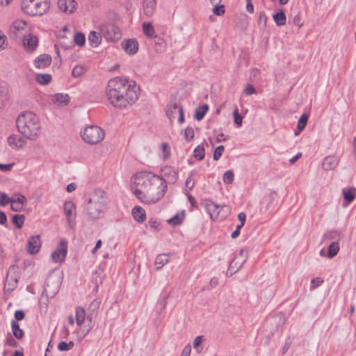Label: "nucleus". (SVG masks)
<instances>
[{"instance_id": "1", "label": "nucleus", "mask_w": 356, "mask_h": 356, "mask_svg": "<svg viewBox=\"0 0 356 356\" xmlns=\"http://www.w3.org/2000/svg\"><path fill=\"white\" fill-rule=\"evenodd\" d=\"M105 95L109 103L120 109L132 105L138 99L135 83L120 76L112 78L108 81Z\"/></svg>"}, {"instance_id": "2", "label": "nucleus", "mask_w": 356, "mask_h": 356, "mask_svg": "<svg viewBox=\"0 0 356 356\" xmlns=\"http://www.w3.org/2000/svg\"><path fill=\"white\" fill-rule=\"evenodd\" d=\"M18 131L26 138L35 140L41 132V125L38 117L31 111L22 113L16 120Z\"/></svg>"}, {"instance_id": "3", "label": "nucleus", "mask_w": 356, "mask_h": 356, "mask_svg": "<svg viewBox=\"0 0 356 356\" xmlns=\"http://www.w3.org/2000/svg\"><path fill=\"white\" fill-rule=\"evenodd\" d=\"M155 175L141 174L137 175L135 177V181L131 186V190L135 196L143 203L145 202V197H147V192L151 189L152 178Z\"/></svg>"}, {"instance_id": "4", "label": "nucleus", "mask_w": 356, "mask_h": 356, "mask_svg": "<svg viewBox=\"0 0 356 356\" xmlns=\"http://www.w3.org/2000/svg\"><path fill=\"white\" fill-rule=\"evenodd\" d=\"M149 185V184H148ZM151 185V184H150ZM167 189V184L160 176L152 178L151 189L147 192L145 204H151L157 202L163 196Z\"/></svg>"}, {"instance_id": "5", "label": "nucleus", "mask_w": 356, "mask_h": 356, "mask_svg": "<svg viewBox=\"0 0 356 356\" xmlns=\"http://www.w3.org/2000/svg\"><path fill=\"white\" fill-rule=\"evenodd\" d=\"M49 0H22L21 7L22 10L29 15H42L49 8Z\"/></svg>"}, {"instance_id": "6", "label": "nucleus", "mask_w": 356, "mask_h": 356, "mask_svg": "<svg viewBox=\"0 0 356 356\" xmlns=\"http://www.w3.org/2000/svg\"><path fill=\"white\" fill-rule=\"evenodd\" d=\"M105 207V201L103 197L97 193L92 195L86 205L85 214L90 219H97L100 217Z\"/></svg>"}, {"instance_id": "7", "label": "nucleus", "mask_w": 356, "mask_h": 356, "mask_svg": "<svg viewBox=\"0 0 356 356\" xmlns=\"http://www.w3.org/2000/svg\"><path fill=\"white\" fill-rule=\"evenodd\" d=\"M82 139L90 145H96L100 143L105 136L104 131L98 126L91 125L85 128L81 132Z\"/></svg>"}, {"instance_id": "8", "label": "nucleus", "mask_w": 356, "mask_h": 356, "mask_svg": "<svg viewBox=\"0 0 356 356\" xmlns=\"http://www.w3.org/2000/svg\"><path fill=\"white\" fill-rule=\"evenodd\" d=\"M103 37L108 42H115L121 39L122 33L120 28L113 24H106L100 26Z\"/></svg>"}, {"instance_id": "9", "label": "nucleus", "mask_w": 356, "mask_h": 356, "mask_svg": "<svg viewBox=\"0 0 356 356\" xmlns=\"http://www.w3.org/2000/svg\"><path fill=\"white\" fill-rule=\"evenodd\" d=\"M201 205L207 210L212 220H222V218L220 217V206L214 203L213 201L205 199L202 200ZM225 206H222L221 208H225Z\"/></svg>"}, {"instance_id": "10", "label": "nucleus", "mask_w": 356, "mask_h": 356, "mask_svg": "<svg viewBox=\"0 0 356 356\" xmlns=\"http://www.w3.org/2000/svg\"><path fill=\"white\" fill-rule=\"evenodd\" d=\"M75 204L71 201H67L64 204V212L67 218V222L70 227L75 225Z\"/></svg>"}, {"instance_id": "11", "label": "nucleus", "mask_w": 356, "mask_h": 356, "mask_svg": "<svg viewBox=\"0 0 356 356\" xmlns=\"http://www.w3.org/2000/svg\"><path fill=\"white\" fill-rule=\"evenodd\" d=\"M67 252V245L64 241H60L58 247L51 253V259L54 262L63 261Z\"/></svg>"}, {"instance_id": "12", "label": "nucleus", "mask_w": 356, "mask_h": 356, "mask_svg": "<svg viewBox=\"0 0 356 356\" xmlns=\"http://www.w3.org/2000/svg\"><path fill=\"white\" fill-rule=\"evenodd\" d=\"M161 178L164 180L165 183L174 184L178 178L177 172L171 166H165L161 168Z\"/></svg>"}, {"instance_id": "13", "label": "nucleus", "mask_w": 356, "mask_h": 356, "mask_svg": "<svg viewBox=\"0 0 356 356\" xmlns=\"http://www.w3.org/2000/svg\"><path fill=\"white\" fill-rule=\"evenodd\" d=\"M59 9L65 13H72L77 7V3L74 0H58Z\"/></svg>"}, {"instance_id": "14", "label": "nucleus", "mask_w": 356, "mask_h": 356, "mask_svg": "<svg viewBox=\"0 0 356 356\" xmlns=\"http://www.w3.org/2000/svg\"><path fill=\"white\" fill-rule=\"evenodd\" d=\"M23 45L27 51L30 52L34 51L38 45V38L31 33L24 35L23 40Z\"/></svg>"}, {"instance_id": "15", "label": "nucleus", "mask_w": 356, "mask_h": 356, "mask_svg": "<svg viewBox=\"0 0 356 356\" xmlns=\"http://www.w3.org/2000/svg\"><path fill=\"white\" fill-rule=\"evenodd\" d=\"M41 247V241L39 235L32 236L27 243V251L34 254L39 252Z\"/></svg>"}, {"instance_id": "16", "label": "nucleus", "mask_w": 356, "mask_h": 356, "mask_svg": "<svg viewBox=\"0 0 356 356\" xmlns=\"http://www.w3.org/2000/svg\"><path fill=\"white\" fill-rule=\"evenodd\" d=\"M182 107L176 99L170 101L166 106L165 113L169 120L172 122L176 118V113H179V108Z\"/></svg>"}, {"instance_id": "17", "label": "nucleus", "mask_w": 356, "mask_h": 356, "mask_svg": "<svg viewBox=\"0 0 356 356\" xmlns=\"http://www.w3.org/2000/svg\"><path fill=\"white\" fill-rule=\"evenodd\" d=\"M248 257L246 255H245L244 258L241 260H238V257H235L229 265L227 275L232 276L233 274L236 273L245 263Z\"/></svg>"}, {"instance_id": "18", "label": "nucleus", "mask_w": 356, "mask_h": 356, "mask_svg": "<svg viewBox=\"0 0 356 356\" xmlns=\"http://www.w3.org/2000/svg\"><path fill=\"white\" fill-rule=\"evenodd\" d=\"M52 58L49 54H41L34 60V66L38 69H44L49 66L51 63Z\"/></svg>"}, {"instance_id": "19", "label": "nucleus", "mask_w": 356, "mask_h": 356, "mask_svg": "<svg viewBox=\"0 0 356 356\" xmlns=\"http://www.w3.org/2000/svg\"><path fill=\"white\" fill-rule=\"evenodd\" d=\"M122 47L127 54L134 55L138 50V43L135 39H129L122 42Z\"/></svg>"}, {"instance_id": "20", "label": "nucleus", "mask_w": 356, "mask_h": 356, "mask_svg": "<svg viewBox=\"0 0 356 356\" xmlns=\"http://www.w3.org/2000/svg\"><path fill=\"white\" fill-rule=\"evenodd\" d=\"M26 143V140L22 137L17 134H12L8 138V143L13 148H22Z\"/></svg>"}, {"instance_id": "21", "label": "nucleus", "mask_w": 356, "mask_h": 356, "mask_svg": "<svg viewBox=\"0 0 356 356\" xmlns=\"http://www.w3.org/2000/svg\"><path fill=\"white\" fill-rule=\"evenodd\" d=\"M339 163V159L335 156H327L324 158L322 162V168L323 170L328 171L334 170Z\"/></svg>"}, {"instance_id": "22", "label": "nucleus", "mask_w": 356, "mask_h": 356, "mask_svg": "<svg viewBox=\"0 0 356 356\" xmlns=\"http://www.w3.org/2000/svg\"><path fill=\"white\" fill-rule=\"evenodd\" d=\"M15 269V267H10L8 270L6 275L4 288L6 291H13L17 285V279L15 276L10 275L12 270Z\"/></svg>"}, {"instance_id": "23", "label": "nucleus", "mask_w": 356, "mask_h": 356, "mask_svg": "<svg viewBox=\"0 0 356 356\" xmlns=\"http://www.w3.org/2000/svg\"><path fill=\"white\" fill-rule=\"evenodd\" d=\"M26 23L23 21H15L13 23L9 31V37L15 39L18 36V32L24 30Z\"/></svg>"}, {"instance_id": "24", "label": "nucleus", "mask_w": 356, "mask_h": 356, "mask_svg": "<svg viewBox=\"0 0 356 356\" xmlns=\"http://www.w3.org/2000/svg\"><path fill=\"white\" fill-rule=\"evenodd\" d=\"M131 213L134 219L136 222L142 223L145 221L146 218L145 211L141 207H134L132 209Z\"/></svg>"}, {"instance_id": "25", "label": "nucleus", "mask_w": 356, "mask_h": 356, "mask_svg": "<svg viewBox=\"0 0 356 356\" xmlns=\"http://www.w3.org/2000/svg\"><path fill=\"white\" fill-rule=\"evenodd\" d=\"M102 33H99L98 32H96L95 31H90L89 35H88V40L90 42V45L92 47H97L99 46V44L102 42Z\"/></svg>"}, {"instance_id": "26", "label": "nucleus", "mask_w": 356, "mask_h": 356, "mask_svg": "<svg viewBox=\"0 0 356 356\" xmlns=\"http://www.w3.org/2000/svg\"><path fill=\"white\" fill-rule=\"evenodd\" d=\"M342 193L345 202L348 204L353 202L356 197V189L355 188H343Z\"/></svg>"}, {"instance_id": "27", "label": "nucleus", "mask_w": 356, "mask_h": 356, "mask_svg": "<svg viewBox=\"0 0 356 356\" xmlns=\"http://www.w3.org/2000/svg\"><path fill=\"white\" fill-rule=\"evenodd\" d=\"M52 100L59 105H67L70 98L67 94L56 93L53 96Z\"/></svg>"}, {"instance_id": "28", "label": "nucleus", "mask_w": 356, "mask_h": 356, "mask_svg": "<svg viewBox=\"0 0 356 356\" xmlns=\"http://www.w3.org/2000/svg\"><path fill=\"white\" fill-rule=\"evenodd\" d=\"M156 6V0H144L143 10L146 15L151 16L153 15Z\"/></svg>"}, {"instance_id": "29", "label": "nucleus", "mask_w": 356, "mask_h": 356, "mask_svg": "<svg viewBox=\"0 0 356 356\" xmlns=\"http://www.w3.org/2000/svg\"><path fill=\"white\" fill-rule=\"evenodd\" d=\"M143 30L144 34L149 38H156L157 35L152 24L149 22H143Z\"/></svg>"}, {"instance_id": "30", "label": "nucleus", "mask_w": 356, "mask_h": 356, "mask_svg": "<svg viewBox=\"0 0 356 356\" xmlns=\"http://www.w3.org/2000/svg\"><path fill=\"white\" fill-rule=\"evenodd\" d=\"M273 18L277 26H283L286 24V15L283 9H280L278 12L273 15Z\"/></svg>"}, {"instance_id": "31", "label": "nucleus", "mask_w": 356, "mask_h": 356, "mask_svg": "<svg viewBox=\"0 0 356 356\" xmlns=\"http://www.w3.org/2000/svg\"><path fill=\"white\" fill-rule=\"evenodd\" d=\"M11 329L14 337L17 339H21L24 336V332L19 327V325L16 321H11Z\"/></svg>"}, {"instance_id": "32", "label": "nucleus", "mask_w": 356, "mask_h": 356, "mask_svg": "<svg viewBox=\"0 0 356 356\" xmlns=\"http://www.w3.org/2000/svg\"><path fill=\"white\" fill-rule=\"evenodd\" d=\"M52 80L51 75L50 74H36L35 81L42 86L49 84Z\"/></svg>"}, {"instance_id": "33", "label": "nucleus", "mask_w": 356, "mask_h": 356, "mask_svg": "<svg viewBox=\"0 0 356 356\" xmlns=\"http://www.w3.org/2000/svg\"><path fill=\"white\" fill-rule=\"evenodd\" d=\"M208 110L209 106L206 104L199 106L195 110V118L198 121L202 120Z\"/></svg>"}, {"instance_id": "34", "label": "nucleus", "mask_w": 356, "mask_h": 356, "mask_svg": "<svg viewBox=\"0 0 356 356\" xmlns=\"http://www.w3.org/2000/svg\"><path fill=\"white\" fill-rule=\"evenodd\" d=\"M168 261V255L165 254H159L155 259L156 270L161 269Z\"/></svg>"}, {"instance_id": "35", "label": "nucleus", "mask_w": 356, "mask_h": 356, "mask_svg": "<svg viewBox=\"0 0 356 356\" xmlns=\"http://www.w3.org/2000/svg\"><path fill=\"white\" fill-rule=\"evenodd\" d=\"M339 251V242L333 241L328 247L327 257L329 258L334 257Z\"/></svg>"}, {"instance_id": "36", "label": "nucleus", "mask_w": 356, "mask_h": 356, "mask_svg": "<svg viewBox=\"0 0 356 356\" xmlns=\"http://www.w3.org/2000/svg\"><path fill=\"white\" fill-rule=\"evenodd\" d=\"M86 318V312L83 307H77L76 309V322L77 325L81 326Z\"/></svg>"}, {"instance_id": "37", "label": "nucleus", "mask_w": 356, "mask_h": 356, "mask_svg": "<svg viewBox=\"0 0 356 356\" xmlns=\"http://www.w3.org/2000/svg\"><path fill=\"white\" fill-rule=\"evenodd\" d=\"M25 216L23 214H15L13 216V223L18 229L22 227L24 223Z\"/></svg>"}, {"instance_id": "38", "label": "nucleus", "mask_w": 356, "mask_h": 356, "mask_svg": "<svg viewBox=\"0 0 356 356\" xmlns=\"http://www.w3.org/2000/svg\"><path fill=\"white\" fill-rule=\"evenodd\" d=\"M193 156L198 161L202 160L205 156V150L202 145L197 146L193 151Z\"/></svg>"}, {"instance_id": "39", "label": "nucleus", "mask_w": 356, "mask_h": 356, "mask_svg": "<svg viewBox=\"0 0 356 356\" xmlns=\"http://www.w3.org/2000/svg\"><path fill=\"white\" fill-rule=\"evenodd\" d=\"M86 72V68L83 65H76L72 71V76L74 78L82 76Z\"/></svg>"}, {"instance_id": "40", "label": "nucleus", "mask_w": 356, "mask_h": 356, "mask_svg": "<svg viewBox=\"0 0 356 356\" xmlns=\"http://www.w3.org/2000/svg\"><path fill=\"white\" fill-rule=\"evenodd\" d=\"M324 238L327 240H335V241L338 242L341 238V234L340 232L334 230L326 233L324 235Z\"/></svg>"}, {"instance_id": "41", "label": "nucleus", "mask_w": 356, "mask_h": 356, "mask_svg": "<svg viewBox=\"0 0 356 356\" xmlns=\"http://www.w3.org/2000/svg\"><path fill=\"white\" fill-rule=\"evenodd\" d=\"M181 213H182L181 216H180L178 213L176 214L172 218H170L168 220V222L170 225H180L182 222V221L184 220V211H182Z\"/></svg>"}, {"instance_id": "42", "label": "nucleus", "mask_w": 356, "mask_h": 356, "mask_svg": "<svg viewBox=\"0 0 356 356\" xmlns=\"http://www.w3.org/2000/svg\"><path fill=\"white\" fill-rule=\"evenodd\" d=\"M10 198L12 199L10 203H17L22 205H24L26 203V197L20 193H15Z\"/></svg>"}, {"instance_id": "43", "label": "nucleus", "mask_w": 356, "mask_h": 356, "mask_svg": "<svg viewBox=\"0 0 356 356\" xmlns=\"http://www.w3.org/2000/svg\"><path fill=\"white\" fill-rule=\"evenodd\" d=\"M74 346V343L72 341L67 343L65 341H61L58 345V349L60 351H67L72 349Z\"/></svg>"}, {"instance_id": "44", "label": "nucleus", "mask_w": 356, "mask_h": 356, "mask_svg": "<svg viewBox=\"0 0 356 356\" xmlns=\"http://www.w3.org/2000/svg\"><path fill=\"white\" fill-rule=\"evenodd\" d=\"M308 121V115L307 114H302L298 122V129L299 131H302L306 127Z\"/></svg>"}, {"instance_id": "45", "label": "nucleus", "mask_w": 356, "mask_h": 356, "mask_svg": "<svg viewBox=\"0 0 356 356\" xmlns=\"http://www.w3.org/2000/svg\"><path fill=\"white\" fill-rule=\"evenodd\" d=\"M74 42L79 47H82L86 43L85 35L81 32L76 33L74 35Z\"/></svg>"}, {"instance_id": "46", "label": "nucleus", "mask_w": 356, "mask_h": 356, "mask_svg": "<svg viewBox=\"0 0 356 356\" xmlns=\"http://www.w3.org/2000/svg\"><path fill=\"white\" fill-rule=\"evenodd\" d=\"M234 179V174L232 170L226 171L222 177L223 181L227 184H230L233 182Z\"/></svg>"}, {"instance_id": "47", "label": "nucleus", "mask_w": 356, "mask_h": 356, "mask_svg": "<svg viewBox=\"0 0 356 356\" xmlns=\"http://www.w3.org/2000/svg\"><path fill=\"white\" fill-rule=\"evenodd\" d=\"M225 150V147L223 145L218 146L213 152V159L214 161H218L221 157L223 152Z\"/></svg>"}, {"instance_id": "48", "label": "nucleus", "mask_w": 356, "mask_h": 356, "mask_svg": "<svg viewBox=\"0 0 356 356\" xmlns=\"http://www.w3.org/2000/svg\"><path fill=\"white\" fill-rule=\"evenodd\" d=\"M12 202V199L9 197L5 193L0 192V206L5 207Z\"/></svg>"}, {"instance_id": "49", "label": "nucleus", "mask_w": 356, "mask_h": 356, "mask_svg": "<svg viewBox=\"0 0 356 356\" xmlns=\"http://www.w3.org/2000/svg\"><path fill=\"white\" fill-rule=\"evenodd\" d=\"M5 344L6 346L13 348H16L18 346V343L10 334L7 335L5 341Z\"/></svg>"}, {"instance_id": "50", "label": "nucleus", "mask_w": 356, "mask_h": 356, "mask_svg": "<svg viewBox=\"0 0 356 356\" xmlns=\"http://www.w3.org/2000/svg\"><path fill=\"white\" fill-rule=\"evenodd\" d=\"M185 138L187 141H191L194 138V130L191 127H187L185 129Z\"/></svg>"}, {"instance_id": "51", "label": "nucleus", "mask_w": 356, "mask_h": 356, "mask_svg": "<svg viewBox=\"0 0 356 356\" xmlns=\"http://www.w3.org/2000/svg\"><path fill=\"white\" fill-rule=\"evenodd\" d=\"M234 115V123L237 124V126L240 127L242 124V120L243 118L242 116L238 113V110L237 108H236L233 112Z\"/></svg>"}, {"instance_id": "52", "label": "nucleus", "mask_w": 356, "mask_h": 356, "mask_svg": "<svg viewBox=\"0 0 356 356\" xmlns=\"http://www.w3.org/2000/svg\"><path fill=\"white\" fill-rule=\"evenodd\" d=\"M214 6V8H213V13L218 15V16H221L222 15L225 10V7L223 5H220V6H218V5H213Z\"/></svg>"}, {"instance_id": "53", "label": "nucleus", "mask_w": 356, "mask_h": 356, "mask_svg": "<svg viewBox=\"0 0 356 356\" xmlns=\"http://www.w3.org/2000/svg\"><path fill=\"white\" fill-rule=\"evenodd\" d=\"M7 100V92L5 89L0 90V110L3 108L4 103Z\"/></svg>"}, {"instance_id": "54", "label": "nucleus", "mask_w": 356, "mask_h": 356, "mask_svg": "<svg viewBox=\"0 0 356 356\" xmlns=\"http://www.w3.org/2000/svg\"><path fill=\"white\" fill-rule=\"evenodd\" d=\"M161 149L163 153V159L168 158L170 151V147L168 143H162L161 144Z\"/></svg>"}, {"instance_id": "55", "label": "nucleus", "mask_w": 356, "mask_h": 356, "mask_svg": "<svg viewBox=\"0 0 356 356\" xmlns=\"http://www.w3.org/2000/svg\"><path fill=\"white\" fill-rule=\"evenodd\" d=\"M186 187L188 188L189 191H191L194 187V180L193 178V174L191 173L186 180L185 182Z\"/></svg>"}, {"instance_id": "56", "label": "nucleus", "mask_w": 356, "mask_h": 356, "mask_svg": "<svg viewBox=\"0 0 356 356\" xmlns=\"http://www.w3.org/2000/svg\"><path fill=\"white\" fill-rule=\"evenodd\" d=\"M244 93L246 95H251L252 94H254L256 92V90L255 88H254V86L251 84H248L246 86V87L244 89Z\"/></svg>"}, {"instance_id": "57", "label": "nucleus", "mask_w": 356, "mask_h": 356, "mask_svg": "<svg viewBox=\"0 0 356 356\" xmlns=\"http://www.w3.org/2000/svg\"><path fill=\"white\" fill-rule=\"evenodd\" d=\"M292 343V339L290 337H288L285 341L284 345L282 348V354L284 355L287 350L289 349Z\"/></svg>"}, {"instance_id": "58", "label": "nucleus", "mask_w": 356, "mask_h": 356, "mask_svg": "<svg viewBox=\"0 0 356 356\" xmlns=\"http://www.w3.org/2000/svg\"><path fill=\"white\" fill-rule=\"evenodd\" d=\"M323 282V280L321 279V277L314 278L312 280V282H311V284H312L311 288L314 289V288L318 286L319 285H321Z\"/></svg>"}, {"instance_id": "59", "label": "nucleus", "mask_w": 356, "mask_h": 356, "mask_svg": "<svg viewBox=\"0 0 356 356\" xmlns=\"http://www.w3.org/2000/svg\"><path fill=\"white\" fill-rule=\"evenodd\" d=\"M14 316H15V321H19L24 318L25 314H24V312L22 310H17V311H15Z\"/></svg>"}, {"instance_id": "60", "label": "nucleus", "mask_w": 356, "mask_h": 356, "mask_svg": "<svg viewBox=\"0 0 356 356\" xmlns=\"http://www.w3.org/2000/svg\"><path fill=\"white\" fill-rule=\"evenodd\" d=\"M100 301L97 299L94 300L89 305V309L95 312L99 307Z\"/></svg>"}, {"instance_id": "61", "label": "nucleus", "mask_w": 356, "mask_h": 356, "mask_svg": "<svg viewBox=\"0 0 356 356\" xmlns=\"http://www.w3.org/2000/svg\"><path fill=\"white\" fill-rule=\"evenodd\" d=\"M293 24L298 26V27H301L302 24L301 22V17H300V13H298L294 17H293Z\"/></svg>"}, {"instance_id": "62", "label": "nucleus", "mask_w": 356, "mask_h": 356, "mask_svg": "<svg viewBox=\"0 0 356 356\" xmlns=\"http://www.w3.org/2000/svg\"><path fill=\"white\" fill-rule=\"evenodd\" d=\"M13 165H14V163H9V164L0 163V170H1L3 172L10 171L12 169Z\"/></svg>"}, {"instance_id": "63", "label": "nucleus", "mask_w": 356, "mask_h": 356, "mask_svg": "<svg viewBox=\"0 0 356 356\" xmlns=\"http://www.w3.org/2000/svg\"><path fill=\"white\" fill-rule=\"evenodd\" d=\"M191 352V346L190 344L186 346L181 353V356H190Z\"/></svg>"}, {"instance_id": "64", "label": "nucleus", "mask_w": 356, "mask_h": 356, "mask_svg": "<svg viewBox=\"0 0 356 356\" xmlns=\"http://www.w3.org/2000/svg\"><path fill=\"white\" fill-rule=\"evenodd\" d=\"M148 224L149 227L154 229L156 230L159 225V223L154 219L152 218L148 221Z\"/></svg>"}]
</instances>
